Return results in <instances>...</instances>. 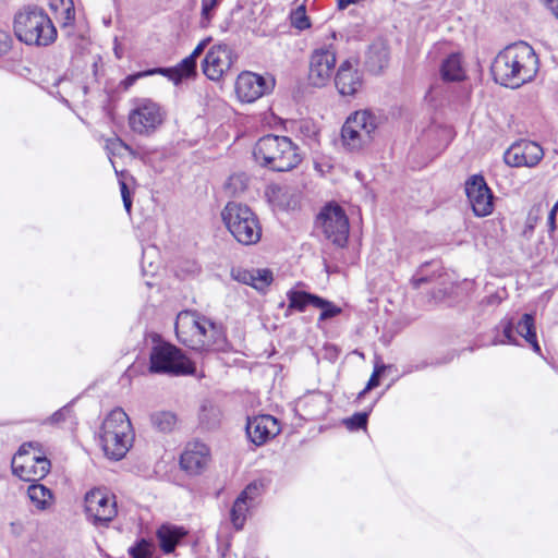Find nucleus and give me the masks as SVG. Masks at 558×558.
<instances>
[{"label":"nucleus","instance_id":"obj_1","mask_svg":"<svg viewBox=\"0 0 558 558\" xmlns=\"http://www.w3.org/2000/svg\"><path fill=\"white\" fill-rule=\"evenodd\" d=\"M538 71V59L533 48L519 41L507 46L494 59L490 72L496 83L518 88L532 81Z\"/></svg>","mask_w":558,"mask_h":558},{"label":"nucleus","instance_id":"obj_2","mask_svg":"<svg viewBox=\"0 0 558 558\" xmlns=\"http://www.w3.org/2000/svg\"><path fill=\"white\" fill-rule=\"evenodd\" d=\"M174 329L178 340L196 351H219L227 343L222 327L197 311L180 312Z\"/></svg>","mask_w":558,"mask_h":558},{"label":"nucleus","instance_id":"obj_3","mask_svg":"<svg viewBox=\"0 0 558 558\" xmlns=\"http://www.w3.org/2000/svg\"><path fill=\"white\" fill-rule=\"evenodd\" d=\"M257 163L272 171H290L302 160L299 148L287 136L268 134L260 137L253 148Z\"/></svg>","mask_w":558,"mask_h":558},{"label":"nucleus","instance_id":"obj_4","mask_svg":"<svg viewBox=\"0 0 558 558\" xmlns=\"http://www.w3.org/2000/svg\"><path fill=\"white\" fill-rule=\"evenodd\" d=\"M14 34L16 38L29 46L46 47L57 38V29L46 13L36 5L21 9L14 16Z\"/></svg>","mask_w":558,"mask_h":558},{"label":"nucleus","instance_id":"obj_5","mask_svg":"<svg viewBox=\"0 0 558 558\" xmlns=\"http://www.w3.org/2000/svg\"><path fill=\"white\" fill-rule=\"evenodd\" d=\"M221 218L239 243L252 245L260 240L262 226L256 214L247 205L229 202L221 211Z\"/></svg>","mask_w":558,"mask_h":558},{"label":"nucleus","instance_id":"obj_6","mask_svg":"<svg viewBox=\"0 0 558 558\" xmlns=\"http://www.w3.org/2000/svg\"><path fill=\"white\" fill-rule=\"evenodd\" d=\"M51 463L37 441L23 444L12 459L13 474L25 482H38L50 472Z\"/></svg>","mask_w":558,"mask_h":558},{"label":"nucleus","instance_id":"obj_7","mask_svg":"<svg viewBox=\"0 0 558 558\" xmlns=\"http://www.w3.org/2000/svg\"><path fill=\"white\" fill-rule=\"evenodd\" d=\"M149 361V372L154 374L192 375L196 369L179 348L167 342L153 347Z\"/></svg>","mask_w":558,"mask_h":558},{"label":"nucleus","instance_id":"obj_8","mask_svg":"<svg viewBox=\"0 0 558 558\" xmlns=\"http://www.w3.org/2000/svg\"><path fill=\"white\" fill-rule=\"evenodd\" d=\"M376 129L377 119L371 111H355L348 117L342 126V143L349 150H360L373 141Z\"/></svg>","mask_w":558,"mask_h":558},{"label":"nucleus","instance_id":"obj_9","mask_svg":"<svg viewBox=\"0 0 558 558\" xmlns=\"http://www.w3.org/2000/svg\"><path fill=\"white\" fill-rule=\"evenodd\" d=\"M163 120L165 111L158 102L149 98L133 100L128 122L134 133L148 136L162 124Z\"/></svg>","mask_w":558,"mask_h":558},{"label":"nucleus","instance_id":"obj_10","mask_svg":"<svg viewBox=\"0 0 558 558\" xmlns=\"http://www.w3.org/2000/svg\"><path fill=\"white\" fill-rule=\"evenodd\" d=\"M318 223L328 240L338 246H343L349 236V220L339 205H327L318 215Z\"/></svg>","mask_w":558,"mask_h":558},{"label":"nucleus","instance_id":"obj_11","mask_svg":"<svg viewBox=\"0 0 558 558\" xmlns=\"http://www.w3.org/2000/svg\"><path fill=\"white\" fill-rule=\"evenodd\" d=\"M85 511L94 524H108L118 513L114 495L100 488L87 492L85 495Z\"/></svg>","mask_w":558,"mask_h":558},{"label":"nucleus","instance_id":"obj_12","mask_svg":"<svg viewBox=\"0 0 558 558\" xmlns=\"http://www.w3.org/2000/svg\"><path fill=\"white\" fill-rule=\"evenodd\" d=\"M336 65V50L332 46L316 49L310 62L308 78L312 85L323 87L330 81Z\"/></svg>","mask_w":558,"mask_h":558},{"label":"nucleus","instance_id":"obj_13","mask_svg":"<svg viewBox=\"0 0 558 558\" xmlns=\"http://www.w3.org/2000/svg\"><path fill=\"white\" fill-rule=\"evenodd\" d=\"M235 61L231 48L225 44L213 46L202 62L203 73L211 81L220 80Z\"/></svg>","mask_w":558,"mask_h":558},{"label":"nucleus","instance_id":"obj_14","mask_svg":"<svg viewBox=\"0 0 558 558\" xmlns=\"http://www.w3.org/2000/svg\"><path fill=\"white\" fill-rule=\"evenodd\" d=\"M468 199L477 217H485L493 211V193L482 175H472L465 183Z\"/></svg>","mask_w":558,"mask_h":558},{"label":"nucleus","instance_id":"obj_15","mask_svg":"<svg viewBox=\"0 0 558 558\" xmlns=\"http://www.w3.org/2000/svg\"><path fill=\"white\" fill-rule=\"evenodd\" d=\"M543 156V148L537 143L520 141L505 151L504 160L510 167H534Z\"/></svg>","mask_w":558,"mask_h":558},{"label":"nucleus","instance_id":"obj_16","mask_svg":"<svg viewBox=\"0 0 558 558\" xmlns=\"http://www.w3.org/2000/svg\"><path fill=\"white\" fill-rule=\"evenodd\" d=\"M500 327L504 335V339L499 341L500 343H517L513 335V329H515V332L523 337L533 347L534 351H541L536 340L534 317L531 314H523L515 325L511 319H504L500 322Z\"/></svg>","mask_w":558,"mask_h":558},{"label":"nucleus","instance_id":"obj_17","mask_svg":"<svg viewBox=\"0 0 558 558\" xmlns=\"http://www.w3.org/2000/svg\"><path fill=\"white\" fill-rule=\"evenodd\" d=\"M210 461L208 446L201 441L189 442L181 454L180 465L192 475L201 474Z\"/></svg>","mask_w":558,"mask_h":558},{"label":"nucleus","instance_id":"obj_18","mask_svg":"<svg viewBox=\"0 0 558 558\" xmlns=\"http://www.w3.org/2000/svg\"><path fill=\"white\" fill-rule=\"evenodd\" d=\"M270 86L265 78L252 72L241 73L235 82V92L243 102H253L268 93Z\"/></svg>","mask_w":558,"mask_h":558},{"label":"nucleus","instance_id":"obj_19","mask_svg":"<svg viewBox=\"0 0 558 558\" xmlns=\"http://www.w3.org/2000/svg\"><path fill=\"white\" fill-rule=\"evenodd\" d=\"M279 433L280 425L277 418L271 415H258L248 418L246 424L247 437L256 446L264 445Z\"/></svg>","mask_w":558,"mask_h":558},{"label":"nucleus","instance_id":"obj_20","mask_svg":"<svg viewBox=\"0 0 558 558\" xmlns=\"http://www.w3.org/2000/svg\"><path fill=\"white\" fill-rule=\"evenodd\" d=\"M335 85L342 96H352L362 86L361 75L349 60L340 64L335 76Z\"/></svg>","mask_w":558,"mask_h":558},{"label":"nucleus","instance_id":"obj_21","mask_svg":"<svg viewBox=\"0 0 558 558\" xmlns=\"http://www.w3.org/2000/svg\"><path fill=\"white\" fill-rule=\"evenodd\" d=\"M133 434L131 432L108 434L107 437L100 438V444L105 454L111 459H122L132 446Z\"/></svg>","mask_w":558,"mask_h":558},{"label":"nucleus","instance_id":"obj_22","mask_svg":"<svg viewBox=\"0 0 558 558\" xmlns=\"http://www.w3.org/2000/svg\"><path fill=\"white\" fill-rule=\"evenodd\" d=\"M232 276L239 282L252 286L258 291H265L272 282V272L269 269H236Z\"/></svg>","mask_w":558,"mask_h":558},{"label":"nucleus","instance_id":"obj_23","mask_svg":"<svg viewBox=\"0 0 558 558\" xmlns=\"http://www.w3.org/2000/svg\"><path fill=\"white\" fill-rule=\"evenodd\" d=\"M132 425L128 414L122 409L112 410L105 418L99 437H107L108 434H122L123 432H131Z\"/></svg>","mask_w":558,"mask_h":558},{"label":"nucleus","instance_id":"obj_24","mask_svg":"<svg viewBox=\"0 0 558 558\" xmlns=\"http://www.w3.org/2000/svg\"><path fill=\"white\" fill-rule=\"evenodd\" d=\"M440 75L446 82H461L465 78L460 53H451L442 61Z\"/></svg>","mask_w":558,"mask_h":558},{"label":"nucleus","instance_id":"obj_25","mask_svg":"<svg viewBox=\"0 0 558 558\" xmlns=\"http://www.w3.org/2000/svg\"><path fill=\"white\" fill-rule=\"evenodd\" d=\"M185 534L182 527L162 525L157 532L160 548L166 554L172 553Z\"/></svg>","mask_w":558,"mask_h":558},{"label":"nucleus","instance_id":"obj_26","mask_svg":"<svg viewBox=\"0 0 558 558\" xmlns=\"http://www.w3.org/2000/svg\"><path fill=\"white\" fill-rule=\"evenodd\" d=\"M161 70L158 73L167 75L174 84H179L182 80L196 74V61L193 56H187L177 66Z\"/></svg>","mask_w":558,"mask_h":558},{"label":"nucleus","instance_id":"obj_27","mask_svg":"<svg viewBox=\"0 0 558 558\" xmlns=\"http://www.w3.org/2000/svg\"><path fill=\"white\" fill-rule=\"evenodd\" d=\"M27 495L32 504L38 510L48 509L53 501V495L49 488L41 484H32L28 486Z\"/></svg>","mask_w":558,"mask_h":558},{"label":"nucleus","instance_id":"obj_28","mask_svg":"<svg viewBox=\"0 0 558 558\" xmlns=\"http://www.w3.org/2000/svg\"><path fill=\"white\" fill-rule=\"evenodd\" d=\"M289 301L288 310L304 312L307 306L315 307L318 295L305 291L290 290L287 292Z\"/></svg>","mask_w":558,"mask_h":558},{"label":"nucleus","instance_id":"obj_29","mask_svg":"<svg viewBox=\"0 0 558 558\" xmlns=\"http://www.w3.org/2000/svg\"><path fill=\"white\" fill-rule=\"evenodd\" d=\"M252 505L239 497L233 502L230 511V519L236 530H241L246 520V513Z\"/></svg>","mask_w":558,"mask_h":558},{"label":"nucleus","instance_id":"obj_30","mask_svg":"<svg viewBox=\"0 0 558 558\" xmlns=\"http://www.w3.org/2000/svg\"><path fill=\"white\" fill-rule=\"evenodd\" d=\"M151 424L158 430L168 433L171 432L177 424V415L170 411H159L150 416Z\"/></svg>","mask_w":558,"mask_h":558},{"label":"nucleus","instance_id":"obj_31","mask_svg":"<svg viewBox=\"0 0 558 558\" xmlns=\"http://www.w3.org/2000/svg\"><path fill=\"white\" fill-rule=\"evenodd\" d=\"M367 63L372 71H380L388 63V52L385 48H372L368 53Z\"/></svg>","mask_w":558,"mask_h":558},{"label":"nucleus","instance_id":"obj_32","mask_svg":"<svg viewBox=\"0 0 558 558\" xmlns=\"http://www.w3.org/2000/svg\"><path fill=\"white\" fill-rule=\"evenodd\" d=\"M315 307L322 310L320 315H319V320H327V319L333 318V317L338 316L339 314H341V312H342V310L339 306L335 305L332 302L325 300L320 296L317 298Z\"/></svg>","mask_w":558,"mask_h":558},{"label":"nucleus","instance_id":"obj_33","mask_svg":"<svg viewBox=\"0 0 558 558\" xmlns=\"http://www.w3.org/2000/svg\"><path fill=\"white\" fill-rule=\"evenodd\" d=\"M264 485L262 482L254 481L250 483L239 495V497L246 500L250 505H253L255 500L260 496Z\"/></svg>","mask_w":558,"mask_h":558},{"label":"nucleus","instance_id":"obj_34","mask_svg":"<svg viewBox=\"0 0 558 558\" xmlns=\"http://www.w3.org/2000/svg\"><path fill=\"white\" fill-rule=\"evenodd\" d=\"M221 0H203L202 1V14H201V25L203 27L208 26L210 23L215 10L219 5Z\"/></svg>","mask_w":558,"mask_h":558},{"label":"nucleus","instance_id":"obj_35","mask_svg":"<svg viewBox=\"0 0 558 558\" xmlns=\"http://www.w3.org/2000/svg\"><path fill=\"white\" fill-rule=\"evenodd\" d=\"M116 173L119 177V185H120V190H121L123 205H124L126 211L130 213L131 208H132V198H131V194H130L126 181H125V178L129 174L125 171L119 172L118 170H116Z\"/></svg>","mask_w":558,"mask_h":558},{"label":"nucleus","instance_id":"obj_36","mask_svg":"<svg viewBox=\"0 0 558 558\" xmlns=\"http://www.w3.org/2000/svg\"><path fill=\"white\" fill-rule=\"evenodd\" d=\"M129 554L132 558H150L151 545L147 541L141 539L134 546L130 547Z\"/></svg>","mask_w":558,"mask_h":558},{"label":"nucleus","instance_id":"obj_37","mask_svg":"<svg viewBox=\"0 0 558 558\" xmlns=\"http://www.w3.org/2000/svg\"><path fill=\"white\" fill-rule=\"evenodd\" d=\"M291 23L298 29H306L311 26L308 17L306 16L305 8L303 5L299 7L291 14Z\"/></svg>","mask_w":558,"mask_h":558},{"label":"nucleus","instance_id":"obj_38","mask_svg":"<svg viewBox=\"0 0 558 558\" xmlns=\"http://www.w3.org/2000/svg\"><path fill=\"white\" fill-rule=\"evenodd\" d=\"M368 414L366 412H360L352 415L350 418L345 420V425L349 429H360L365 428L367 424Z\"/></svg>","mask_w":558,"mask_h":558},{"label":"nucleus","instance_id":"obj_39","mask_svg":"<svg viewBox=\"0 0 558 558\" xmlns=\"http://www.w3.org/2000/svg\"><path fill=\"white\" fill-rule=\"evenodd\" d=\"M159 71H162L161 69H153V70H147V71H143V72H137L135 74H131L129 76H126L123 81H122V85L125 89H128L129 87H131L138 78L141 77H144V76H148V75H153V74H156L158 73Z\"/></svg>","mask_w":558,"mask_h":558},{"label":"nucleus","instance_id":"obj_40","mask_svg":"<svg viewBox=\"0 0 558 558\" xmlns=\"http://www.w3.org/2000/svg\"><path fill=\"white\" fill-rule=\"evenodd\" d=\"M70 417H72V409L70 405H65L62 409L54 412L51 415L50 421L51 423H61Z\"/></svg>","mask_w":558,"mask_h":558},{"label":"nucleus","instance_id":"obj_41","mask_svg":"<svg viewBox=\"0 0 558 558\" xmlns=\"http://www.w3.org/2000/svg\"><path fill=\"white\" fill-rule=\"evenodd\" d=\"M12 47V38L11 35L0 29V56L5 54Z\"/></svg>","mask_w":558,"mask_h":558},{"label":"nucleus","instance_id":"obj_42","mask_svg":"<svg viewBox=\"0 0 558 558\" xmlns=\"http://www.w3.org/2000/svg\"><path fill=\"white\" fill-rule=\"evenodd\" d=\"M380 369H375L372 374L366 387L359 393V398L363 397L367 391L379 385Z\"/></svg>","mask_w":558,"mask_h":558},{"label":"nucleus","instance_id":"obj_43","mask_svg":"<svg viewBox=\"0 0 558 558\" xmlns=\"http://www.w3.org/2000/svg\"><path fill=\"white\" fill-rule=\"evenodd\" d=\"M209 38L202 40L193 50V52L190 56H193V59L196 61L197 58L204 52L205 48L207 47L209 43Z\"/></svg>","mask_w":558,"mask_h":558},{"label":"nucleus","instance_id":"obj_44","mask_svg":"<svg viewBox=\"0 0 558 558\" xmlns=\"http://www.w3.org/2000/svg\"><path fill=\"white\" fill-rule=\"evenodd\" d=\"M545 5L558 19V0H543Z\"/></svg>","mask_w":558,"mask_h":558},{"label":"nucleus","instance_id":"obj_45","mask_svg":"<svg viewBox=\"0 0 558 558\" xmlns=\"http://www.w3.org/2000/svg\"><path fill=\"white\" fill-rule=\"evenodd\" d=\"M557 210H558V202L554 205V207L551 208V210L549 211V215H548V225H549L550 230H554L556 227L555 220H556Z\"/></svg>","mask_w":558,"mask_h":558},{"label":"nucleus","instance_id":"obj_46","mask_svg":"<svg viewBox=\"0 0 558 558\" xmlns=\"http://www.w3.org/2000/svg\"><path fill=\"white\" fill-rule=\"evenodd\" d=\"M428 277L414 276L411 280V284L413 286L414 289H418L423 283L428 282Z\"/></svg>","mask_w":558,"mask_h":558},{"label":"nucleus","instance_id":"obj_47","mask_svg":"<svg viewBox=\"0 0 558 558\" xmlns=\"http://www.w3.org/2000/svg\"><path fill=\"white\" fill-rule=\"evenodd\" d=\"M12 533L15 535H20L23 531V525L20 522L11 523Z\"/></svg>","mask_w":558,"mask_h":558},{"label":"nucleus","instance_id":"obj_48","mask_svg":"<svg viewBox=\"0 0 558 558\" xmlns=\"http://www.w3.org/2000/svg\"><path fill=\"white\" fill-rule=\"evenodd\" d=\"M109 144H111L113 147H116V146H123L125 149L130 150V147L126 144H124L119 138H114V140L109 141Z\"/></svg>","mask_w":558,"mask_h":558},{"label":"nucleus","instance_id":"obj_49","mask_svg":"<svg viewBox=\"0 0 558 558\" xmlns=\"http://www.w3.org/2000/svg\"><path fill=\"white\" fill-rule=\"evenodd\" d=\"M280 192H281V189H280V187H277V189H274V190H272V193H274V194H275V193H280Z\"/></svg>","mask_w":558,"mask_h":558},{"label":"nucleus","instance_id":"obj_50","mask_svg":"<svg viewBox=\"0 0 558 558\" xmlns=\"http://www.w3.org/2000/svg\"><path fill=\"white\" fill-rule=\"evenodd\" d=\"M330 36H331V38H332V39H336V36H337V35H336V33H335V32H332Z\"/></svg>","mask_w":558,"mask_h":558},{"label":"nucleus","instance_id":"obj_51","mask_svg":"<svg viewBox=\"0 0 558 558\" xmlns=\"http://www.w3.org/2000/svg\"><path fill=\"white\" fill-rule=\"evenodd\" d=\"M66 13H68V17H70L71 9H68Z\"/></svg>","mask_w":558,"mask_h":558}]
</instances>
